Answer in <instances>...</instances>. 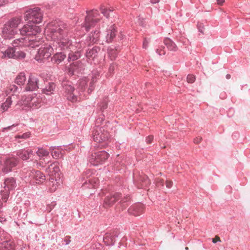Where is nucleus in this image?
Returning a JSON list of instances; mask_svg holds the SVG:
<instances>
[{"label":"nucleus","mask_w":250,"mask_h":250,"mask_svg":"<svg viewBox=\"0 0 250 250\" xmlns=\"http://www.w3.org/2000/svg\"><path fill=\"white\" fill-rule=\"evenodd\" d=\"M33 153V151L29 148L22 149L17 152V155L23 161L28 160Z\"/></svg>","instance_id":"f3484780"},{"label":"nucleus","mask_w":250,"mask_h":250,"mask_svg":"<svg viewBox=\"0 0 250 250\" xmlns=\"http://www.w3.org/2000/svg\"><path fill=\"white\" fill-rule=\"evenodd\" d=\"M153 140V136L152 135H149L146 138V142L147 144H149L152 143Z\"/></svg>","instance_id":"37998d69"},{"label":"nucleus","mask_w":250,"mask_h":250,"mask_svg":"<svg viewBox=\"0 0 250 250\" xmlns=\"http://www.w3.org/2000/svg\"><path fill=\"white\" fill-rule=\"evenodd\" d=\"M66 241V245H68L69 242H70V240H65Z\"/></svg>","instance_id":"680f3d73"},{"label":"nucleus","mask_w":250,"mask_h":250,"mask_svg":"<svg viewBox=\"0 0 250 250\" xmlns=\"http://www.w3.org/2000/svg\"><path fill=\"white\" fill-rule=\"evenodd\" d=\"M166 187L167 188H171L173 185V182L172 181H170V180H167L166 182Z\"/></svg>","instance_id":"c03bdc74"},{"label":"nucleus","mask_w":250,"mask_h":250,"mask_svg":"<svg viewBox=\"0 0 250 250\" xmlns=\"http://www.w3.org/2000/svg\"><path fill=\"white\" fill-rule=\"evenodd\" d=\"M217 241H221L220 238L219 236H215V237L212 239V242L215 243Z\"/></svg>","instance_id":"a18cd8bd"},{"label":"nucleus","mask_w":250,"mask_h":250,"mask_svg":"<svg viewBox=\"0 0 250 250\" xmlns=\"http://www.w3.org/2000/svg\"><path fill=\"white\" fill-rule=\"evenodd\" d=\"M150 1L152 3H156L159 2V0H150Z\"/></svg>","instance_id":"864d4df0"},{"label":"nucleus","mask_w":250,"mask_h":250,"mask_svg":"<svg viewBox=\"0 0 250 250\" xmlns=\"http://www.w3.org/2000/svg\"><path fill=\"white\" fill-rule=\"evenodd\" d=\"M164 181L163 179L157 178L156 181V186L157 187H163Z\"/></svg>","instance_id":"a19ab883"},{"label":"nucleus","mask_w":250,"mask_h":250,"mask_svg":"<svg viewBox=\"0 0 250 250\" xmlns=\"http://www.w3.org/2000/svg\"><path fill=\"white\" fill-rule=\"evenodd\" d=\"M188 247H186V250H188Z\"/></svg>","instance_id":"338daca9"},{"label":"nucleus","mask_w":250,"mask_h":250,"mask_svg":"<svg viewBox=\"0 0 250 250\" xmlns=\"http://www.w3.org/2000/svg\"><path fill=\"white\" fill-rule=\"evenodd\" d=\"M2 203H1V200L0 199V212L1 211V207H2Z\"/></svg>","instance_id":"052dcab7"},{"label":"nucleus","mask_w":250,"mask_h":250,"mask_svg":"<svg viewBox=\"0 0 250 250\" xmlns=\"http://www.w3.org/2000/svg\"><path fill=\"white\" fill-rule=\"evenodd\" d=\"M99 32L95 30L92 31L89 34V40L91 42H96L97 41V39L99 37Z\"/></svg>","instance_id":"7c9ffc66"},{"label":"nucleus","mask_w":250,"mask_h":250,"mask_svg":"<svg viewBox=\"0 0 250 250\" xmlns=\"http://www.w3.org/2000/svg\"><path fill=\"white\" fill-rule=\"evenodd\" d=\"M26 81V77L24 73H20L16 77L15 83L19 86L23 85Z\"/></svg>","instance_id":"393cba45"},{"label":"nucleus","mask_w":250,"mask_h":250,"mask_svg":"<svg viewBox=\"0 0 250 250\" xmlns=\"http://www.w3.org/2000/svg\"><path fill=\"white\" fill-rule=\"evenodd\" d=\"M98 77V73L93 74L88 88L86 87L87 80L86 78L80 80L77 89L74 87L71 82L67 80L62 81V85L64 96L68 101L72 103L80 101L85 96L86 93L90 94L93 91Z\"/></svg>","instance_id":"f257e3e1"},{"label":"nucleus","mask_w":250,"mask_h":250,"mask_svg":"<svg viewBox=\"0 0 250 250\" xmlns=\"http://www.w3.org/2000/svg\"><path fill=\"white\" fill-rule=\"evenodd\" d=\"M104 206L105 208H108V206H109V204L108 203V201H107V200H105L104 201Z\"/></svg>","instance_id":"8fccbe9b"},{"label":"nucleus","mask_w":250,"mask_h":250,"mask_svg":"<svg viewBox=\"0 0 250 250\" xmlns=\"http://www.w3.org/2000/svg\"><path fill=\"white\" fill-rule=\"evenodd\" d=\"M45 48H48V50H50V49H53V48H39L38 51V54L39 58H38V56L36 57L38 62H41L43 59H47L49 56V53L46 52V50L44 49Z\"/></svg>","instance_id":"aec40b11"},{"label":"nucleus","mask_w":250,"mask_h":250,"mask_svg":"<svg viewBox=\"0 0 250 250\" xmlns=\"http://www.w3.org/2000/svg\"><path fill=\"white\" fill-rule=\"evenodd\" d=\"M120 196V195L119 193L114 194L112 197H110V202H115L118 200Z\"/></svg>","instance_id":"58836bf2"},{"label":"nucleus","mask_w":250,"mask_h":250,"mask_svg":"<svg viewBox=\"0 0 250 250\" xmlns=\"http://www.w3.org/2000/svg\"><path fill=\"white\" fill-rule=\"evenodd\" d=\"M164 44L167 47H172L174 44L173 42L169 38H166L164 40Z\"/></svg>","instance_id":"72a5a7b5"},{"label":"nucleus","mask_w":250,"mask_h":250,"mask_svg":"<svg viewBox=\"0 0 250 250\" xmlns=\"http://www.w3.org/2000/svg\"><path fill=\"white\" fill-rule=\"evenodd\" d=\"M97 48H88L85 53L86 57L88 59H90V58H95L96 56V54L97 53ZM98 48L100 49V48Z\"/></svg>","instance_id":"cd10ccee"},{"label":"nucleus","mask_w":250,"mask_h":250,"mask_svg":"<svg viewBox=\"0 0 250 250\" xmlns=\"http://www.w3.org/2000/svg\"><path fill=\"white\" fill-rule=\"evenodd\" d=\"M43 104L42 99L37 95H29L23 102V108L26 110H32L38 109Z\"/></svg>","instance_id":"39448f33"},{"label":"nucleus","mask_w":250,"mask_h":250,"mask_svg":"<svg viewBox=\"0 0 250 250\" xmlns=\"http://www.w3.org/2000/svg\"><path fill=\"white\" fill-rule=\"evenodd\" d=\"M66 58V55L62 52L56 53L51 58V61L57 64L60 63Z\"/></svg>","instance_id":"5701e85b"},{"label":"nucleus","mask_w":250,"mask_h":250,"mask_svg":"<svg viewBox=\"0 0 250 250\" xmlns=\"http://www.w3.org/2000/svg\"><path fill=\"white\" fill-rule=\"evenodd\" d=\"M37 155L40 158L46 157L49 155V151L44 149L42 147H38V150L36 151Z\"/></svg>","instance_id":"c85d7f7f"},{"label":"nucleus","mask_w":250,"mask_h":250,"mask_svg":"<svg viewBox=\"0 0 250 250\" xmlns=\"http://www.w3.org/2000/svg\"><path fill=\"white\" fill-rule=\"evenodd\" d=\"M84 183L82 184V188L83 189L96 188L99 184V180L97 178L91 177L90 175L86 176L87 179H85L83 177Z\"/></svg>","instance_id":"dca6fc26"},{"label":"nucleus","mask_w":250,"mask_h":250,"mask_svg":"<svg viewBox=\"0 0 250 250\" xmlns=\"http://www.w3.org/2000/svg\"><path fill=\"white\" fill-rule=\"evenodd\" d=\"M42 41H37L31 40L29 38L24 37L20 39H16L11 43L12 47H42L45 44H42Z\"/></svg>","instance_id":"0eeeda50"},{"label":"nucleus","mask_w":250,"mask_h":250,"mask_svg":"<svg viewBox=\"0 0 250 250\" xmlns=\"http://www.w3.org/2000/svg\"><path fill=\"white\" fill-rule=\"evenodd\" d=\"M21 21V17H15L5 24L2 29V36L5 40L7 39L10 40L15 34L17 33V28Z\"/></svg>","instance_id":"20e7f679"},{"label":"nucleus","mask_w":250,"mask_h":250,"mask_svg":"<svg viewBox=\"0 0 250 250\" xmlns=\"http://www.w3.org/2000/svg\"><path fill=\"white\" fill-rule=\"evenodd\" d=\"M21 89V86H18L15 84H10L7 87L6 92L8 94L13 95L16 92H19Z\"/></svg>","instance_id":"a878e982"},{"label":"nucleus","mask_w":250,"mask_h":250,"mask_svg":"<svg viewBox=\"0 0 250 250\" xmlns=\"http://www.w3.org/2000/svg\"><path fill=\"white\" fill-rule=\"evenodd\" d=\"M56 148L57 149H58V150H61L62 151V146H56Z\"/></svg>","instance_id":"603ef678"},{"label":"nucleus","mask_w":250,"mask_h":250,"mask_svg":"<svg viewBox=\"0 0 250 250\" xmlns=\"http://www.w3.org/2000/svg\"><path fill=\"white\" fill-rule=\"evenodd\" d=\"M6 222V219L3 217H0V222L2 224H4Z\"/></svg>","instance_id":"09e8293b"},{"label":"nucleus","mask_w":250,"mask_h":250,"mask_svg":"<svg viewBox=\"0 0 250 250\" xmlns=\"http://www.w3.org/2000/svg\"><path fill=\"white\" fill-rule=\"evenodd\" d=\"M90 174V171L89 170H87L85 172V175H87V174Z\"/></svg>","instance_id":"6e6d98bb"},{"label":"nucleus","mask_w":250,"mask_h":250,"mask_svg":"<svg viewBox=\"0 0 250 250\" xmlns=\"http://www.w3.org/2000/svg\"><path fill=\"white\" fill-rule=\"evenodd\" d=\"M17 48H7V49L2 52V58H8L13 59L24 58L25 57V54L21 51H16Z\"/></svg>","instance_id":"f8f14e48"},{"label":"nucleus","mask_w":250,"mask_h":250,"mask_svg":"<svg viewBox=\"0 0 250 250\" xmlns=\"http://www.w3.org/2000/svg\"><path fill=\"white\" fill-rule=\"evenodd\" d=\"M101 13L106 17V19L108 18L109 15V12L108 9L104 8V6H102L101 8Z\"/></svg>","instance_id":"f704fd0d"},{"label":"nucleus","mask_w":250,"mask_h":250,"mask_svg":"<svg viewBox=\"0 0 250 250\" xmlns=\"http://www.w3.org/2000/svg\"><path fill=\"white\" fill-rule=\"evenodd\" d=\"M117 32V27L115 25V24H114L113 25V26L112 27V29L111 30V32H110V40L111 39H113V38H114L116 36V33Z\"/></svg>","instance_id":"c9c22d12"},{"label":"nucleus","mask_w":250,"mask_h":250,"mask_svg":"<svg viewBox=\"0 0 250 250\" xmlns=\"http://www.w3.org/2000/svg\"><path fill=\"white\" fill-rule=\"evenodd\" d=\"M119 233V231L118 229H115L113 230L111 233H110V240L112 242L114 237H117Z\"/></svg>","instance_id":"4c0bfd02"},{"label":"nucleus","mask_w":250,"mask_h":250,"mask_svg":"<svg viewBox=\"0 0 250 250\" xmlns=\"http://www.w3.org/2000/svg\"><path fill=\"white\" fill-rule=\"evenodd\" d=\"M196 77L192 74H188L187 77V81L188 83H193L194 82Z\"/></svg>","instance_id":"e433bc0d"},{"label":"nucleus","mask_w":250,"mask_h":250,"mask_svg":"<svg viewBox=\"0 0 250 250\" xmlns=\"http://www.w3.org/2000/svg\"><path fill=\"white\" fill-rule=\"evenodd\" d=\"M31 136V133L30 132H27L25 133H24L21 135H18L16 136L15 139L18 142V143H21V141H18V139H27L29 138H30Z\"/></svg>","instance_id":"2f4dec72"},{"label":"nucleus","mask_w":250,"mask_h":250,"mask_svg":"<svg viewBox=\"0 0 250 250\" xmlns=\"http://www.w3.org/2000/svg\"><path fill=\"white\" fill-rule=\"evenodd\" d=\"M49 150L51 152V155L55 159L61 158L63 155L61 150H58L57 149L56 146H51Z\"/></svg>","instance_id":"b1692460"},{"label":"nucleus","mask_w":250,"mask_h":250,"mask_svg":"<svg viewBox=\"0 0 250 250\" xmlns=\"http://www.w3.org/2000/svg\"><path fill=\"white\" fill-rule=\"evenodd\" d=\"M145 186H146V184H149V181H148L147 179H146V180H145Z\"/></svg>","instance_id":"bf43d9fd"},{"label":"nucleus","mask_w":250,"mask_h":250,"mask_svg":"<svg viewBox=\"0 0 250 250\" xmlns=\"http://www.w3.org/2000/svg\"><path fill=\"white\" fill-rule=\"evenodd\" d=\"M198 139V140H197V141H196V140H194V143H197H197H199V142H201V138H199V139Z\"/></svg>","instance_id":"5fc2aeb1"},{"label":"nucleus","mask_w":250,"mask_h":250,"mask_svg":"<svg viewBox=\"0 0 250 250\" xmlns=\"http://www.w3.org/2000/svg\"><path fill=\"white\" fill-rule=\"evenodd\" d=\"M144 209V206L142 204L134 205L128 209L129 212L135 216H138L142 214Z\"/></svg>","instance_id":"6ab92c4d"},{"label":"nucleus","mask_w":250,"mask_h":250,"mask_svg":"<svg viewBox=\"0 0 250 250\" xmlns=\"http://www.w3.org/2000/svg\"><path fill=\"white\" fill-rule=\"evenodd\" d=\"M60 171L59 167L55 163L50 164L46 168V171L50 175H55Z\"/></svg>","instance_id":"4be33fe9"},{"label":"nucleus","mask_w":250,"mask_h":250,"mask_svg":"<svg viewBox=\"0 0 250 250\" xmlns=\"http://www.w3.org/2000/svg\"><path fill=\"white\" fill-rule=\"evenodd\" d=\"M4 185L5 190H14L17 187L16 180L13 177L7 178L4 180Z\"/></svg>","instance_id":"a211bd4d"},{"label":"nucleus","mask_w":250,"mask_h":250,"mask_svg":"<svg viewBox=\"0 0 250 250\" xmlns=\"http://www.w3.org/2000/svg\"><path fill=\"white\" fill-rule=\"evenodd\" d=\"M109 48H108V49H109ZM107 54H109V49H107Z\"/></svg>","instance_id":"e2e57ef3"},{"label":"nucleus","mask_w":250,"mask_h":250,"mask_svg":"<svg viewBox=\"0 0 250 250\" xmlns=\"http://www.w3.org/2000/svg\"><path fill=\"white\" fill-rule=\"evenodd\" d=\"M8 3L7 0H0V6L5 5Z\"/></svg>","instance_id":"49530a36"},{"label":"nucleus","mask_w":250,"mask_h":250,"mask_svg":"<svg viewBox=\"0 0 250 250\" xmlns=\"http://www.w3.org/2000/svg\"><path fill=\"white\" fill-rule=\"evenodd\" d=\"M37 163V165H39L40 166H42L41 163Z\"/></svg>","instance_id":"0e129e2a"},{"label":"nucleus","mask_w":250,"mask_h":250,"mask_svg":"<svg viewBox=\"0 0 250 250\" xmlns=\"http://www.w3.org/2000/svg\"><path fill=\"white\" fill-rule=\"evenodd\" d=\"M129 199V196H127V197H126L125 199V200H123V202H126V201L128 200V199Z\"/></svg>","instance_id":"4d7b16f0"},{"label":"nucleus","mask_w":250,"mask_h":250,"mask_svg":"<svg viewBox=\"0 0 250 250\" xmlns=\"http://www.w3.org/2000/svg\"><path fill=\"white\" fill-rule=\"evenodd\" d=\"M20 160L18 157H12L7 158L2 167V170L5 173H8L12 170L20 163Z\"/></svg>","instance_id":"ddd939ff"},{"label":"nucleus","mask_w":250,"mask_h":250,"mask_svg":"<svg viewBox=\"0 0 250 250\" xmlns=\"http://www.w3.org/2000/svg\"><path fill=\"white\" fill-rule=\"evenodd\" d=\"M19 31L22 36L25 35L27 37L35 36L41 31L39 26L32 25L29 23V22H28V24L24 25Z\"/></svg>","instance_id":"9b49d317"},{"label":"nucleus","mask_w":250,"mask_h":250,"mask_svg":"<svg viewBox=\"0 0 250 250\" xmlns=\"http://www.w3.org/2000/svg\"><path fill=\"white\" fill-rule=\"evenodd\" d=\"M87 16L85 18V21L83 24L82 27L84 28L86 32H88L91 27H94L99 22L100 19L97 18L98 12L96 10L86 11Z\"/></svg>","instance_id":"6e6552de"},{"label":"nucleus","mask_w":250,"mask_h":250,"mask_svg":"<svg viewBox=\"0 0 250 250\" xmlns=\"http://www.w3.org/2000/svg\"><path fill=\"white\" fill-rule=\"evenodd\" d=\"M18 125V124H13L12 125L4 127L2 128V131L5 132L9 130H11L13 128Z\"/></svg>","instance_id":"ea45409f"},{"label":"nucleus","mask_w":250,"mask_h":250,"mask_svg":"<svg viewBox=\"0 0 250 250\" xmlns=\"http://www.w3.org/2000/svg\"><path fill=\"white\" fill-rule=\"evenodd\" d=\"M56 88V84L54 83H48L45 87L42 89V92L46 95H51L54 93Z\"/></svg>","instance_id":"412c9836"},{"label":"nucleus","mask_w":250,"mask_h":250,"mask_svg":"<svg viewBox=\"0 0 250 250\" xmlns=\"http://www.w3.org/2000/svg\"><path fill=\"white\" fill-rule=\"evenodd\" d=\"M108 155L105 150L97 151L92 153L89 158V162L94 166L102 164L107 159Z\"/></svg>","instance_id":"1a4fd4ad"},{"label":"nucleus","mask_w":250,"mask_h":250,"mask_svg":"<svg viewBox=\"0 0 250 250\" xmlns=\"http://www.w3.org/2000/svg\"><path fill=\"white\" fill-rule=\"evenodd\" d=\"M109 133L105 131L104 127L96 126L92 131V138L94 142L100 143L108 139Z\"/></svg>","instance_id":"9d476101"},{"label":"nucleus","mask_w":250,"mask_h":250,"mask_svg":"<svg viewBox=\"0 0 250 250\" xmlns=\"http://www.w3.org/2000/svg\"><path fill=\"white\" fill-rule=\"evenodd\" d=\"M38 88H39L38 78L35 75H30L25 90L26 91H32L37 90Z\"/></svg>","instance_id":"4468645a"},{"label":"nucleus","mask_w":250,"mask_h":250,"mask_svg":"<svg viewBox=\"0 0 250 250\" xmlns=\"http://www.w3.org/2000/svg\"><path fill=\"white\" fill-rule=\"evenodd\" d=\"M226 78L227 79H229L230 78V74H227L226 75Z\"/></svg>","instance_id":"13d9d810"},{"label":"nucleus","mask_w":250,"mask_h":250,"mask_svg":"<svg viewBox=\"0 0 250 250\" xmlns=\"http://www.w3.org/2000/svg\"><path fill=\"white\" fill-rule=\"evenodd\" d=\"M8 191L5 189L1 191V198L4 202H6L9 198V193Z\"/></svg>","instance_id":"473e14b6"},{"label":"nucleus","mask_w":250,"mask_h":250,"mask_svg":"<svg viewBox=\"0 0 250 250\" xmlns=\"http://www.w3.org/2000/svg\"><path fill=\"white\" fill-rule=\"evenodd\" d=\"M199 31H200L201 32H202V33H203V31H202L201 29H199Z\"/></svg>","instance_id":"69168bd1"},{"label":"nucleus","mask_w":250,"mask_h":250,"mask_svg":"<svg viewBox=\"0 0 250 250\" xmlns=\"http://www.w3.org/2000/svg\"><path fill=\"white\" fill-rule=\"evenodd\" d=\"M12 104V100L11 97L9 96L6 98L5 102L2 103L1 105V111L2 112L7 110Z\"/></svg>","instance_id":"bb28decb"},{"label":"nucleus","mask_w":250,"mask_h":250,"mask_svg":"<svg viewBox=\"0 0 250 250\" xmlns=\"http://www.w3.org/2000/svg\"><path fill=\"white\" fill-rule=\"evenodd\" d=\"M69 30L68 24L60 20L49 23L44 32L46 39L51 40L54 42L53 44H49L48 47H52V45L56 47H70L72 45V41L65 37Z\"/></svg>","instance_id":"f03ea898"},{"label":"nucleus","mask_w":250,"mask_h":250,"mask_svg":"<svg viewBox=\"0 0 250 250\" xmlns=\"http://www.w3.org/2000/svg\"><path fill=\"white\" fill-rule=\"evenodd\" d=\"M217 4L222 5L225 2V0H216Z\"/></svg>","instance_id":"de8ad7c7"},{"label":"nucleus","mask_w":250,"mask_h":250,"mask_svg":"<svg viewBox=\"0 0 250 250\" xmlns=\"http://www.w3.org/2000/svg\"><path fill=\"white\" fill-rule=\"evenodd\" d=\"M148 42V41L146 40V39H145L143 42V47L146 46L147 45Z\"/></svg>","instance_id":"3c124183"},{"label":"nucleus","mask_w":250,"mask_h":250,"mask_svg":"<svg viewBox=\"0 0 250 250\" xmlns=\"http://www.w3.org/2000/svg\"><path fill=\"white\" fill-rule=\"evenodd\" d=\"M20 177L22 181L31 185L42 184L45 181V176L42 172L31 167L29 168H23L21 172Z\"/></svg>","instance_id":"7ed1b4c3"},{"label":"nucleus","mask_w":250,"mask_h":250,"mask_svg":"<svg viewBox=\"0 0 250 250\" xmlns=\"http://www.w3.org/2000/svg\"><path fill=\"white\" fill-rule=\"evenodd\" d=\"M156 52L159 55H165L166 53V51L164 50V48H159L157 49Z\"/></svg>","instance_id":"79ce46f5"},{"label":"nucleus","mask_w":250,"mask_h":250,"mask_svg":"<svg viewBox=\"0 0 250 250\" xmlns=\"http://www.w3.org/2000/svg\"><path fill=\"white\" fill-rule=\"evenodd\" d=\"M24 19L25 21H28L29 23L38 24L41 22L42 19V14L41 12V9L39 7L30 8L24 13Z\"/></svg>","instance_id":"423d86ee"},{"label":"nucleus","mask_w":250,"mask_h":250,"mask_svg":"<svg viewBox=\"0 0 250 250\" xmlns=\"http://www.w3.org/2000/svg\"><path fill=\"white\" fill-rule=\"evenodd\" d=\"M82 56L81 50H78L75 52L69 53L68 59L71 60L75 61L80 58Z\"/></svg>","instance_id":"c756f323"},{"label":"nucleus","mask_w":250,"mask_h":250,"mask_svg":"<svg viewBox=\"0 0 250 250\" xmlns=\"http://www.w3.org/2000/svg\"><path fill=\"white\" fill-rule=\"evenodd\" d=\"M84 66L81 62H77L71 65L68 68V73L70 75H77L83 73Z\"/></svg>","instance_id":"2eb2a0df"}]
</instances>
